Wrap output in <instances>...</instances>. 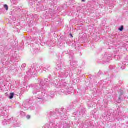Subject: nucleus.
<instances>
[{"instance_id": "2", "label": "nucleus", "mask_w": 128, "mask_h": 128, "mask_svg": "<svg viewBox=\"0 0 128 128\" xmlns=\"http://www.w3.org/2000/svg\"><path fill=\"white\" fill-rule=\"evenodd\" d=\"M4 8H6V10H8V5H4Z\"/></svg>"}, {"instance_id": "4", "label": "nucleus", "mask_w": 128, "mask_h": 128, "mask_svg": "<svg viewBox=\"0 0 128 128\" xmlns=\"http://www.w3.org/2000/svg\"><path fill=\"white\" fill-rule=\"evenodd\" d=\"M26 118L28 120H30V115L27 116H26Z\"/></svg>"}, {"instance_id": "1", "label": "nucleus", "mask_w": 128, "mask_h": 128, "mask_svg": "<svg viewBox=\"0 0 128 128\" xmlns=\"http://www.w3.org/2000/svg\"><path fill=\"white\" fill-rule=\"evenodd\" d=\"M14 93H11L10 96V100H12V98H14Z\"/></svg>"}, {"instance_id": "5", "label": "nucleus", "mask_w": 128, "mask_h": 128, "mask_svg": "<svg viewBox=\"0 0 128 128\" xmlns=\"http://www.w3.org/2000/svg\"><path fill=\"white\" fill-rule=\"evenodd\" d=\"M70 36L72 38H73L72 35V34H70Z\"/></svg>"}, {"instance_id": "6", "label": "nucleus", "mask_w": 128, "mask_h": 128, "mask_svg": "<svg viewBox=\"0 0 128 128\" xmlns=\"http://www.w3.org/2000/svg\"><path fill=\"white\" fill-rule=\"evenodd\" d=\"M82 2H84V0H82Z\"/></svg>"}, {"instance_id": "3", "label": "nucleus", "mask_w": 128, "mask_h": 128, "mask_svg": "<svg viewBox=\"0 0 128 128\" xmlns=\"http://www.w3.org/2000/svg\"><path fill=\"white\" fill-rule=\"evenodd\" d=\"M124 30V27L122 26L121 28H119V30L120 31V32H122V30Z\"/></svg>"}]
</instances>
